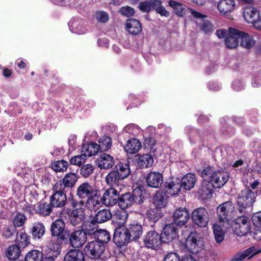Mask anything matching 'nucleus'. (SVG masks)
Returning <instances> with one entry per match:
<instances>
[{"mask_svg":"<svg viewBox=\"0 0 261 261\" xmlns=\"http://www.w3.org/2000/svg\"><path fill=\"white\" fill-rule=\"evenodd\" d=\"M53 190L54 194L49 198V203L52 206L56 208H62L67 203L66 191L59 190V187L54 186Z\"/></svg>","mask_w":261,"mask_h":261,"instance_id":"9","label":"nucleus"},{"mask_svg":"<svg viewBox=\"0 0 261 261\" xmlns=\"http://www.w3.org/2000/svg\"><path fill=\"white\" fill-rule=\"evenodd\" d=\"M130 174L129 166L127 163H119L106 176L105 180L107 185L114 188L119 185L120 182L127 177Z\"/></svg>","mask_w":261,"mask_h":261,"instance_id":"3","label":"nucleus"},{"mask_svg":"<svg viewBox=\"0 0 261 261\" xmlns=\"http://www.w3.org/2000/svg\"><path fill=\"white\" fill-rule=\"evenodd\" d=\"M162 217V214L161 208L155 206V207L150 208L147 211V217L150 221H152L153 223L157 221V220Z\"/></svg>","mask_w":261,"mask_h":261,"instance_id":"47","label":"nucleus"},{"mask_svg":"<svg viewBox=\"0 0 261 261\" xmlns=\"http://www.w3.org/2000/svg\"><path fill=\"white\" fill-rule=\"evenodd\" d=\"M153 203L156 207L160 208L166 206L167 196L163 192H157L153 197Z\"/></svg>","mask_w":261,"mask_h":261,"instance_id":"44","label":"nucleus"},{"mask_svg":"<svg viewBox=\"0 0 261 261\" xmlns=\"http://www.w3.org/2000/svg\"><path fill=\"white\" fill-rule=\"evenodd\" d=\"M113 242L118 247L127 245L132 239L125 226L119 225L114 231L113 238Z\"/></svg>","mask_w":261,"mask_h":261,"instance_id":"10","label":"nucleus"},{"mask_svg":"<svg viewBox=\"0 0 261 261\" xmlns=\"http://www.w3.org/2000/svg\"><path fill=\"white\" fill-rule=\"evenodd\" d=\"M147 185L151 188H158L161 186L163 182L162 174L158 172H151L146 178Z\"/></svg>","mask_w":261,"mask_h":261,"instance_id":"26","label":"nucleus"},{"mask_svg":"<svg viewBox=\"0 0 261 261\" xmlns=\"http://www.w3.org/2000/svg\"><path fill=\"white\" fill-rule=\"evenodd\" d=\"M50 232L52 238L49 243V247L52 250L58 252L61 249V245L67 241V237L64 234L66 232L64 222L60 219L53 222Z\"/></svg>","mask_w":261,"mask_h":261,"instance_id":"2","label":"nucleus"},{"mask_svg":"<svg viewBox=\"0 0 261 261\" xmlns=\"http://www.w3.org/2000/svg\"><path fill=\"white\" fill-rule=\"evenodd\" d=\"M239 30L229 28L228 33L225 39V43L228 48H234L239 44Z\"/></svg>","mask_w":261,"mask_h":261,"instance_id":"24","label":"nucleus"},{"mask_svg":"<svg viewBox=\"0 0 261 261\" xmlns=\"http://www.w3.org/2000/svg\"><path fill=\"white\" fill-rule=\"evenodd\" d=\"M173 217L174 224L181 226L187 223L190 218V214L186 208L179 207L174 211Z\"/></svg>","mask_w":261,"mask_h":261,"instance_id":"21","label":"nucleus"},{"mask_svg":"<svg viewBox=\"0 0 261 261\" xmlns=\"http://www.w3.org/2000/svg\"><path fill=\"white\" fill-rule=\"evenodd\" d=\"M95 167L91 164H87L82 166L80 169V174L85 178L89 177L94 171Z\"/></svg>","mask_w":261,"mask_h":261,"instance_id":"52","label":"nucleus"},{"mask_svg":"<svg viewBox=\"0 0 261 261\" xmlns=\"http://www.w3.org/2000/svg\"><path fill=\"white\" fill-rule=\"evenodd\" d=\"M95 223V222H94V221L92 220L91 222H87L84 229H82L84 230L87 240L95 238L96 233H97L98 230H97Z\"/></svg>","mask_w":261,"mask_h":261,"instance_id":"38","label":"nucleus"},{"mask_svg":"<svg viewBox=\"0 0 261 261\" xmlns=\"http://www.w3.org/2000/svg\"><path fill=\"white\" fill-rule=\"evenodd\" d=\"M95 239H97L96 241L101 242L105 245V244H107L110 241L111 239V236L110 233L106 230L100 229L98 230L97 233H96Z\"/></svg>","mask_w":261,"mask_h":261,"instance_id":"48","label":"nucleus"},{"mask_svg":"<svg viewBox=\"0 0 261 261\" xmlns=\"http://www.w3.org/2000/svg\"><path fill=\"white\" fill-rule=\"evenodd\" d=\"M82 150L86 156H91L95 155L99 150H100V148L98 144L91 143L89 144L84 145L82 146Z\"/></svg>","mask_w":261,"mask_h":261,"instance_id":"41","label":"nucleus"},{"mask_svg":"<svg viewBox=\"0 0 261 261\" xmlns=\"http://www.w3.org/2000/svg\"><path fill=\"white\" fill-rule=\"evenodd\" d=\"M125 227L132 241L138 240L143 234V227L138 221H133Z\"/></svg>","mask_w":261,"mask_h":261,"instance_id":"22","label":"nucleus"},{"mask_svg":"<svg viewBox=\"0 0 261 261\" xmlns=\"http://www.w3.org/2000/svg\"><path fill=\"white\" fill-rule=\"evenodd\" d=\"M86 155L83 153L81 155H75L70 160V163L72 165L80 166L85 160Z\"/></svg>","mask_w":261,"mask_h":261,"instance_id":"55","label":"nucleus"},{"mask_svg":"<svg viewBox=\"0 0 261 261\" xmlns=\"http://www.w3.org/2000/svg\"><path fill=\"white\" fill-rule=\"evenodd\" d=\"M156 141L155 139L152 137H149L146 139L145 141V145L150 150H152L153 151H154L153 147Z\"/></svg>","mask_w":261,"mask_h":261,"instance_id":"62","label":"nucleus"},{"mask_svg":"<svg viewBox=\"0 0 261 261\" xmlns=\"http://www.w3.org/2000/svg\"><path fill=\"white\" fill-rule=\"evenodd\" d=\"M234 0H221L218 4V8L221 14H226L235 9Z\"/></svg>","mask_w":261,"mask_h":261,"instance_id":"31","label":"nucleus"},{"mask_svg":"<svg viewBox=\"0 0 261 261\" xmlns=\"http://www.w3.org/2000/svg\"><path fill=\"white\" fill-rule=\"evenodd\" d=\"M95 17L98 21L101 22H106L109 19L108 14L104 11L97 12L95 13Z\"/></svg>","mask_w":261,"mask_h":261,"instance_id":"57","label":"nucleus"},{"mask_svg":"<svg viewBox=\"0 0 261 261\" xmlns=\"http://www.w3.org/2000/svg\"><path fill=\"white\" fill-rule=\"evenodd\" d=\"M143 241L146 247L153 249L159 248L163 242L161 236L155 230H150L147 232Z\"/></svg>","mask_w":261,"mask_h":261,"instance_id":"15","label":"nucleus"},{"mask_svg":"<svg viewBox=\"0 0 261 261\" xmlns=\"http://www.w3.org/2000/svg\"><path fill=\"white\" fill-rule=\"evenodd\" d=\"M175 9V13L180 16H182L185 14V9L182 4L180 3V7H177Z\"/></svg>","mask_w":261,"mask_h":261,"instance_id":"64","label":"nucleus"},{"mask_svg":"<svg viewBox=\"0 0 261 261\" xmlns=\"http://www.w3.org/2000/svg\"><path fill=\"white\" fill-rule=\"evenodd\" d=\"M177 234L178 230L176 225L174 223H171L165 226L161 236L163 242L168 243L176 239Z\"/></svg>","mask_w":261,"mask_h":261,"instance_id":"20","label":"nucleus"},{"mask_svg":"<svg viewBox=\"0 0 261 261\" xmlns=\"http://www.w3.org/2000/svg\"><path fill=\"white\" fill-rule=\"evenodd\" d=\"M97 195H94L90 198L87 199L86 202H85V205L87 208L90 211H94L98 210L101 206V201L100 199L98 200L97 197Z\"/></svg>","mask_w":261,"mask_h":261,"instance_id":"43","label":"nucleus"},{"mask_svg":"<svg viewBox=\"0 0 261 261\" xmlns=\"http://www.w3.org/2000/svg\"><path fill=\"white\" fill-rule=\"evenodd\" d=\"M137 191H135L134 194L126 193L118 196V205L122 209L125 210L131 207L134 203L141 204L143 202L144 197L139 195L137 197L136 195Z\"/></svg>","mask_w":261,"mask_h":261,"instance_id":"7","label":"nucleus"},{"mask_svg":"<svg viewBox=\"0 0 261 261\" xmlns=\"http://www.w3.org/2000/svg\"><path fill=\"white\" fill-rule=\"evenodd\" d=\"M69 243L73 248H80L86 242L87 238L84 230L77 229L68 235Z\"/></svg>","mask_w":261,"mask_h":261,"instance_id":"17","label":"nucleus"},{"mask_svg":"<svg viewBox=\"0 0 261 261\" xmlns=\"http://www.w3.org/2000/svg\"><path fill=\"white\" fill-rule=\"evenodd\" d=\"M69 163L63 160H58L54 162L51 165L52 169L56 172H64L66 171Z\"/></svg>","mask_w":261,"mask_h":261,"instance_id":"49","label":"nucleus"},{"mask_svg":"<svg viewBox=\"0 0 261 261\" xmlns=\"http://www.w3.org/2000/svg\"><path fill=\"white\" fill-rule=\"evenodd\" d=\"M120 12L124 16L129 17L134 14L135 11L132 8L126 6L121 8L120 10Z\"/></svg>","mask_w":261,"mask_h":261,"instance_id":"60","label":"nucleus"},{"mask_svg":"<svg viewBox=\"0 0 261 261\" xmlns=\"http://www.w3.org/2000/svg\"><path fill=\"white\" fill-rule=\"evenodd\" d=\"M105 245L98 241H91L84 248L85 254L91 258H97L103 253Z\"/></svg>","mask_w":261,"mask_h":261,"instance_id":"13","label":"nucleus"},{"mask_svg":"<svg viewBox=\"0 0 261 261\" xmlns=\"http://www.w3.org/2000/svg\"><path fill=\"white\" fill-rule=\"evenodd\" d=\"M25 261H41L43 253L38 250H31L25 256Z\"/></svg>","mask_w":261,"mask_h":261,"instance_id":"46","label":"nucleus"},{"mask_svg":"<svg viewBox=\"0 0 261 261\" xmlns=\"http://www.w3.org/2000/svg\"><path fill=\"white\" fill-rule=\"evenodd\" d=\"M181 185L180 180L176 179L170 182H166V192L172 196L176 195L180 191Z\"/></svg>","mask_w":261,"mask_h":261,"instance_id":"39","label":"nucleus"},{"mask_svg":"<svg viewBox=\"0 0 261 261\" xmlns=\"http://www.w3.org/2000/svg\"><path fill=\"white\" fill-rule=\"evenodd\" d=\"M232 87L237 91H241L244 88V85L239 80H235L232 83Z\"/></svg>","mask_w":261,"mask_h":261,"instance_id":"63","label":"nucleus"},{"mask_svg":"<svg viewBox=\"0 0 261 261\" xmlns=\"http://www.w3.org/2000/svg\"><path fill=\"white\" fill-rule=\"evenodd\" d=\"M203 244L201 237L196 233H193L187 238L186 246L190 252L197 254L202 249Z\"/></svg>","mask_w":261,"mask_h":261,"instance_id":"11","label":"nucleus"},{"mask_svg":"<svg viewBox=\"0 0 261 261\" xmlns=\"http://www.w3.org/2000/svg\"><path fill=\"white\" fill-rule=\"evenodd\" d=\"M14 227H5L2 230L3 236L7 239L10 238L15 232Z\"/></svg>","mask_w":261,"mask_h":261,"instance_id":"58","label":"nucleus"},{"mask_svg":"<svg viewBox=\"0 0 261 261\" xmlns=\"http://www.w3.org/2000/svg\"><path fill=\"white\" fill-rule=\"evenodd\" d=\"M45 232V226L43 223L39 222L33 224L31 233L34 239H41Z\"/></svg>","mask_w":261,"mask_h":261,"instance_id":"37","label":"nucleus"},{"mask_svg":"<svg viewBox=\"0 0 261 261\" xmlns=\"http://www.w3.org/2000/svg\"><path fill=\"white\" fill-rule=\"evenodd\" d=\"M98 192L91 184L85 182L77 188L76 195L80 199H87L94 195H98Z\"/></svg>","mask_w":261,"mask_h":261,"instance_id":"18","label":"nucleus"},{"mask_svg":"<svg viewBox=\"0 0 261 261\" xmlns=\"http://www.w3.org/2000/svg\"><path fill=\"white\" fill-rule=\"evenodd\" d=\"M155 6L154 9L155 12L162 16L168 17L170 15V12L168 11L162 5L161 1L159 0V3Z\"/></svg>","mask_w":261,"mask_h":261,"instance_id":"53","label":"nucleus"},{"mask_svg":"<svg viewBox=\"0 0 261 261\" xmlns=\"http://www.w3.org/2000/svg\"><path fill=\"white\" fill-rule=\"evenodd\" d=\"M196 176L194 174L189 173L185 175L180 183L182 187L186 190H190L193 188L196 182Z\"/></svg>","mask_w":261,"mask_h":261,"instance_id":"35","label":"nucleus"},{"mask_svg":"<svg viewBox=\"0 0 261 261\" xmlns=\"http://www.w3.org/2000/svg\"><path fill=\"white\" fill-rule=\"evenodd\" d=\"M185 131L189 137V140L191 144H195L204 138V135L200 133L198 129L190 126L185 127Z\"/></svg>","mask_w":261,"mask_h":261,"instance_id":"27","label":"nucleus"},{"mask_svg":"<svg viewBox=\"0 0 261 261\" xmlns=\"http://www.w3.org/2000/svg\"><path fill=\"white\" fill-rule=\"evenodd\" d=\"M98 145L100 148V151H107L112 145V139L108 136H102L98 141Z\"/></svg>","mask_w":261,"mask_h":261,"instance_id":"50","label":"nucleus"},{"mask_svg":"<svg viewBox=\"0 0 261 261\" xmlns=\"http://www.w3.org/2000/svg\"><path fill=\"white\" fill-rule=\"evenodd\" d=\"M112 217L111 211L107 209H103L98 211L92 220L97 223H103L110 220Z\"/></svg>","mask_w":261,"mask_h":261,"instance_id":"36","label":"nucleus"},{"mask_svg":"<svg viewBox=\"0 0 261 261\" xmlns=\"http://www.w3.org/2000/svg\"><path fill=\"white\" fill-rule=\"evenodd\" d=\"M233 230L234 233L239 236L247 234L250 231L249 218L245 216L238 217L234 220Z\"/></svg>","mask_w":261,"mask_h":261,"instance_id":"8","label":"nucleus"},{"mask_svg":"<svg viewBox=\"0 0 261 261\" xmlns=\"http://www.w3.org/2000/svg\"><path fill=\"white\" fill-rule=\"evenodd\" d=\"M203 179L211 183L214 188H221L228 181V173L223 170H215L212 167H207L203 169L201 173Z\"/></svg>","mask_w":261,"mask_h":261,"instance_id":"1","label":"nucleus"},{"mask_svg":"<svg viewBox=\"0 0 261 261\" xmlns=\"http://www.w3.org/2000/svg\"><path fill=\"white\" fill-rule=\"evenodd\" d=\"M259 13L254 7L248 6L244 9L243 17L248 23L254 22L259 18Z\"/></svg>","mask_w":261,"mask_h":261,"instance_id":"28","label":"nucleus"},{"mask_svg":"<svg viewBox=\"0 0 261 261\" xmlns=\"http://www.w3.org/2000/svg\"><path fill=\"white\" fill-rule=\"evenodd\" d=\"M260 251L255 246H252L245 250L237 252L232 256L231 261H241L247 257L249 259Z\"/></svg>","mask_w":261,"mask_h":261,"instance_id":"25","label":"nucleus"},{"mask_svg":"<svg viewBox=\"0 0 261 261\" xmlns=\"http://www.w3.org/2000/svg\"><path fill=\"white\" fill-rule=\"evenodd\" d=\"M78 176L72 172L67 173L62 180L57 182L55 185L59 187V190H64L66 192V189L73 187L77 181Z\"/></svg>","mask_w":261,"mask_h":261,"instance_id":"19","label":"nucleus"},{"mask_svg":"<svg viewBox=\"0 0 261 261\" xmlns=\"http://www.w3.org/2000/svg\"><path fill=\"white\" fill-rule=\"evenodd\" d=\"M98 167L101 169L107 170L112 168L115 164L114 157L109 154L102 153L97 159Z\"/></svg>","mask_w":261,"mask_h":261,"instance_id":"23","label":"nucleus"},{"mask_svg":"<svg viewBox=\"0 0 261 261\" xmlns=\"http://www.w3.org/2000/svg\"><path fill=\"white\" fill-rule=\"evenodd\" d=\"M85 256L79 249H71L64 256V261H84Z\"/></svg>","mask_w":261,"mask_h":261,"instance_id":"33","label":"nucleus"},{"mask_svg":"<svg viewBox=\"0 0 261 261\" xmlns=\"http://www.w3.org/2000/svg\"><path fill=\"white\" fill-rule=\"evenodd\" d=\"M189 11L195 18H197V24L200 28V30L205 34H210L214 31L215 28L214 25L209 20L205 19L206 17V15L192 9H189Z\"/></svg>","mask_w":261,"mask_h":261,"instance_id":"12","label":"nucleus"},{"mask_svg":"<svg viewBox=\"0 0 261 261\" xmlns=\"http://www.w3.org/2000/svg\"><path fill=\"white\" fill-rule=\"evenodd\" d=\"M34 209L37 214L42 216L49 215L53 211V207L50 203H47L40 202L34 205Z\"/></svg>","mask_w":261,"mask_h":261,"instance_id":"30","label":"nucleus"},{"mask_svg":"<svg viewBox=\"0 0 261 261\" xmlns=\"http://www.w3.org/2000/svg\"><path fill=\"white\" fill-rule=\"evenodd\" d=\"M239 39L241 40V46L247 49L253 47L255 43V41L252 36L241 31H239Z\"/></svg>","mask_w":261,"mask_h":261,"instance_id":"29","label":"nucleus"},{"mask_svg":"<svg viewBox=\"0 0 261 261\" xmlns=\"http://www.w3.org/2000/svg\"><path fill=\"white\" fill-rule=\"evenodd\" d=\"M163 261H181L179 256L176 253L167 254L164 258Z\"/></svg>","mask_w":261,"mask_h":261,"instance_id":"61","label":"nucleus"},{"mask_svg":"<svg viewBox=\"0 0 261 261\" xmlns=\"http://www.w3.org/2000/svg\"><path fill=\"white\" fill-rule=\"evenodd\" d=\"M192 218L194 223L200 227H205L210 219L207 211L203 207H199L194 210Z\"/></svg>","mask_w":261,"mask_h":261,"instance_id":"14","label":"nucleus"},{"mask_svg":"<svg viewBox=\"0 0 261 261\" xmlns=\"http://www.w3.org/2000/svg\"><path fill=\"white\" fill-rule=\"evenodd\" d=\"M20 247L16 245L9 246L5 251V256L10 260H16L20 255Z\"/></svg>","mask_w":261,"mask_h":261,"instance_id":"34","label":"nucleus"},{"mask_svg":"<svg viewBox=\"0 0 261 261\" xmlns=\"http://www.w3.org/2000/svg\"><path fill=\"white\" fill-rule=\"evenodd\" d=\"M159 3V0H146L141 2L138 6L140 11L144 13H149L154 9L155 6Z\"/></svg>","mask_w":261,"mask_h":261,"instance_id":"42","label":"nucleus"},{"mask_svg":"<svg viewBox=\"0 0 261 261\" xmlns=\"http://www.w3.org/2000/svg\"><path fill=\"white\" fill-rule=\"evenodd\" d=\"M25 219V216L23 214L20 213L17 214L13 219L14 227H20L23 225Z\"/></svg>","mask_w":261,"mask_h":261,"instance_id":"54","label":"nucleus"},{"mask_svg":"<svg viewBox=\"0 0 261 261\" xmlns=\"http://www.w3.org/2000/svg\"><path fill=\"white\" fill-rule=\"evenodd\" d=\"M141 147L140 142L137 139H132L127 140L124 149L127 153L133 154L139 151Z\"/></svg>","mask_w":261,"mask_h":261,"instance_id":"40","label":"nucleus"},{"mask_svg":"<svg viewBox=\"0 0 261 261\" xmlns=\"http://www.w3.org/2000/svg\"><path fill=\"white\" fill-rule=\"evenodd\" d=\"M234 207L232 202L228 201L219 205L217 208V213L220 222H223L225 225L224 227L229 226V222L234 216Z\"/></svg>","mask_w":261,"mask_h":261,"instance_id":"5","label":"nucleus"},{"mask_svg":"<svg viewBox=\"0 0 261 261\" xmlns=\"http://www.w3.org/2000/svg\"><path fill=\"white\" fill-rule=\"evenodd\" d=\"M71 206L74 208L71 212L70 222L73 226L77 227L82 225L85 218V202L83 200H71Z\"/></svg>","mask_w":261,"mask_h":261,"instance_id":"4","label":"nucleus"},{"mask_svg":"<svg viewBox=\"0 0 261 261\" xmlns=\"http://www.w3.org/2000/svg\"><path fill=\"white\" fill-rule=\"evenodd\" d=\"M213 232L217 243H221L224 238L225 232L220 226L217 224L213 225Z\"/></svg>","mask_w":261,"mask_h":261,"instance_id":"51","label":"nucleus"},{"mask_svg":"<svg viewBox=\"0 0 261 261\" xmlns=\"http://www.w3.org/2000/svg\"><path fill=\"white\" fill-rule=\"evenodd\" d=\"M124 130L128 134H132L133 136L136 135L139 132V128L137 125L134 124H130L126 125Z\"/></svg>","mask_w":261,"mask_h":261,"instance_id":"56","label":"nucleus"},{"mask_svg":"<svg viewBox=\"0 0 261 261\" xmlns=\"http://www.w3.org/2000/svg\"><path fill=\"white\" fill-rule=\"evenodd\" d=\"M138 163L142 168H148L153 164V159L149 154H144L139 157Z\"/></svg>","mask_w":261,"mask_h":261,"instance_id":"45","label":"nucleus"},{"mask_svg":"<svg viewBox=\"0 0 261 261\" xmlns=\"http://www.w3.org/2000/svg\"><path fill=\"white\" fill-rule=\"evenodd\" d=\"M119 193L114 188H110L102 194L100 201L102 204L107 207H111L115 205L118 200Z\"/></svg>","mask_w":261,"mask_h":261,"instance_id":"16","label":"nucleus"},{"mask_svg":"<svg viewBox=\"0 0 261 261\" xmlns=\"http://www.w3.org/2000/svg\"><path fill=\"white\" fill-rule=\"evenodd\" d=\"M253 224L258 227H261V211L254 214L252 217Z\"/></svg>","mask_w":261,"mask_h":261,"instance_id":"59","label":"nucleus"},{"mask_svg":"<svg viewBox=\"0 0 261 261\" xmlns=\"http://www.w3.org/2000/svg\"><path fill=\"white\" fill-rule=\"evenodd\" d=\"M126 28L128 32L133 35L139 34L142 31L141 23L135 19H128L126 23Z\"/></svg>","mask_w":261,"mask_h":261,"instance_id":"32","label":"nucleus"},{"mask_svg":"<svg viewBox=\"0 0 261 261\" xmlns=\"http://www.w3.org/2000/svg\"><path fill=\"white\" fill-rule=\"evenodd\" d=\"M256 199L255 194L250 189L246 188L241 191L237 197L239 211L242 213L245 209L251 207Z\"/></svg>","mask_w":261,"mask_h":261,"instance_id":"6","label":"nucleus"}]
</instances>
